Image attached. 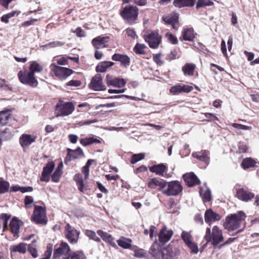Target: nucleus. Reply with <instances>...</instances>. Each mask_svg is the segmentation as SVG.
<instances>
[{"label":"nucleus","instance_id":"nucleus-1","mask_svg":"<svg viewBox=\"0 0 259 259\" xmlns=\"http://www.w3.org/2000/svg\"><path fill=\"white\" fill-rule=\"evenodd\" d=\"M246 218L245 213L239 211L237 213L227 216L224 224V228L229 231H234L241 226Z\"/></svg>","mask_w":259,"mask_h":259},{"label":"nucleus","instance_id":"nucleus-2","mask_svg":"<svg viewBox=\"0 0 259 259\" xmlns=\"http://www.w3.org/2000/svg\"><path fill=\"white\" fill-rule=\"evenodd\" d=\"M204 239L206 241L204 246L209 242H211V244L215 246L223 241L224 237L222 230L218 226H215L212 228L211 232L210 228H206Z\"/></svg>","mask_w":259,"mask_h":259},{"label":"nucleus","instance_id":"nucleus-3","mask_svg":"<svg viewBox=\"0 0 259 259\" xmlns=\"http://www.w3.org/2000/svg\"><path fill=\"white\" fill-rule=\"evenodd\" d=\"M120 15L129 24H133L137 19L139 10L136 6H126L120 11Z\"/></svg>","mask_w":259,"mask_h":259},{"label":"nucleus","instance_id":"nucleus-4","mask_svg":"<svg viewBox=\"0 0 259 259\" xmlns=\"http://www.w3.org/2000/svg\"><path fill=\"white\" fill-rule=\"evenodd\" d=\"M74 110V107L71 102H64L60 100L56 106V117L65 116L71 114Z\"/></svg>","mask_w":259,"mask_h":259},{"label":"nucleus","instance_id":"nucleus-5","mask_svg":"<svg viewBox=\"0 0 259 259\" xmlns=\"http://www.w3.org/2000/svg\"><path fill=\"white\" fill-rule=\"evenodd\" d=\"M18 76L20 81L24 84L33 88L36 87L38 84L37 80L34 77V74L30 71L21 70L18 72Z\"/></svg>","mask_w":259,"mask_h":259},{"label":"nucleus","instance_id":"nucleus-6","mask_svg":"<svg viewBox=\"0 0 259 259\" xmlns=\"http://www.w3.org/2000/svg\"><path fill=\"white\" fill-rule=\"evenodd\" d=\"M32 220L36 224L46 225L47 223L46 211L45 208L35 205L32 216Z\"/></svg>","mask_w":259,"mask_h":259},{"label":"nucleus","instance_id":"nucleus-7","mask_svg":"<svg viewBox=\"0 0 259 259\" xmlns=\"http://www.w3.org/2000/svg\"><path fill=\"white\" fill-rule=\"evenodd\" d=\"M50 69L55 75L60 79L64 80L66 79L73 72L71 69L63 67L58 66L52 63L50 65Z\"/></svg>","mask_w":259,"mask_h":259},{"label":"nucleus","instance_id":"nucleus-8","mask_svg":"<svg viewBox=\"0 0 259 259\" xmlns=\"http://www.w3.org/2000/svg\"><path fill=\"white\" fill-rule=\"evenodd\" d=\"M64 234L66 238L70 243L76 244L78 241L80 232L69 223H67L65 226Z\"/></svg>","mask_w":259,"mask_h":259},{"label":"nucleus","instance_id":"nucleus-9","mask_svg":"<svg viewBox=\"0 0 259 259\" xmlns=\"http://www.w3.org/2000/svg\"><path fill=\"white\" fill-rule=\"evenodd\" d=\"M167 188L162 191L163 194L167 196H176L178 195L183 189L179 181H175L167 183Z\"/></svg>","mask_w":259,"mask_h":259},{"label":"nucleus","instance_id":"nucleus-10","mask_svg":"<svg viewBox=\"0 0 259 259\" xmlns=\"http://www.w3.org/2000/svg\"><path fill=\"white\" fill-rule=\"evenodd\" d=\"M144 39L148 43L149 47L153 49L157 48L161 42V36L157 32H153L145 35Z\"/></svg>","mask_w":259,"mask_h":259},{"label":"nucleus","instance_id":"nucleus-11","mask_svg":"<svg viewBox=\"0 0 259 259\" xmlns=\"http://www.w3.org/2000/svg\"><path fill=\"white\" fill-rule=\"evenodd\" d=\"M90 88L95 91H100L106 90V87L103 83V78L101 74L95 75L89 84Z\"/></svg>","mask_w":259,"mask_h":259},{"label":"nucleus","instance_id":"nucleus-12","mask_svg":"<svg viewBox=\"0 0 259 259\" xmlns=\"http://www.w3.org/2000/svg\"><path fill=\"white\" fill-rule=\"evenodd\" d=\"M193 89V88L192 86L178 83L170 88L169 93L173 95H177L183 93H190Z\"/></svg>","mask_w":259,"mask_h":259},{"label":"nucleus","instance_id":"nucleus-13","mask_svg":"<svg viewBox=\"0 0 259 259\" xmlns=\"http://www.w3.org/2000/svg\"><path fill=\"white\" fill-rule=\"evenodd\" d=\"M236 197L242 201L248 202L254 197V194L248 189L241 188L237 190Z\"/></svg>","mask_w":259,"mask_h":259},{"label":"nucleus","instance_id":"nucleus-14","mask_svg":"<svg viewBox=\"0 0 259 259\" xmlns=\"http://www.w3.org/2000/svg\"><path fill=\"white\" fill-rule=\"evenodd\" d=\"M67 151V155L64 160V162L66 164L69 161L79 158L84 156L83 151L80 147H78L75 150H72L70 148H68Z\"/></svg>","mask_w":259,"mask_h":259},{"label":"nucleus","instance_id":"nucleus-15","mask_svg":"<svg viewBox=\"0 0 259 259\" xmlns=\"http://www.w3.org/2000/svg\"><path fill=\"white\" fill-rule=\"evenodd\" d=\"M162 20L164 22L165 24L170 25L175 30H177L179 22V15L177 14H170L162 17Z\"/></svg>","mask_w":259,"mask_h":259},{"label":"nucleus","instance_id":"nucleus-16","mask_svg":"<svg viewBox=\"0 0 259 259\" xmlns=\"http://www.w3.org/2000/svg\"><path fill=\"white\" fill-rule=\"evenodd\" d=\"M70 251V247L66 242H62L58 247L55 246L53 258H59L62 255H65Z\"/></svg>","mask_w":259,"mask_h":259},{"label":"nucleus","instance_id":"nucleus-17","mask_svg":"<svg viewBox=\"0 0 259 259\" xmlns=\"http://www.w3.org/2000/svg\"><path fill=\"white\" fill-rule=\"evenodd\" d=\"M22 224L23 223L16 217L13 218L11 220L9 225L10 231L15 238L19 237L20 227Z\"/></svg>","mask_w":259,"mask_h":259},{"label":"nucleus","instance_id":"nucleus-18","mask_svg":"<svg viewBox=\"0 0 259 259\" xmlns=\"http://www.w3.org/2000/svg\"><path fill=\"white\" fill-rule=\"evenodd\" d=\"M166 186L167 182L163 180H159L156 178L151 179L148 183V187L149 188L154 189L158 187V191L162 192Z\"/></svg>","mask_w":259,"mask_h":259},{"label":"nucleus","instance_id":"nucleus-19","mask_svg":"<svg viewBox=\"0 0 259 259\" xmlns=\"http://www.w3.org/2000/svg\"><path fill=\"white\" fill-rule=\"evenodd\" d=\"M106 79L108 86L111 85L114 87L121 88L124 86L126 83L124 79L114 77L109 74L107 75Z\"/></svg>","mask_w":259,"mask_h":259},{"label":"nucleus","instance_id":"nucleus-20","mask_svg":"<svg viewBox=\"0 0 259 259\" xmlns=\"http://www.w3.org/2000/svg\"><path fill=\"white\" fill-rule=\"evenodd\" d=\"M36 136L24 134L19 138V143L23 148H26L34 142L36 139Z\"/></svg>","mask_w":259,"mask_h":259},{"label":"nucleus","instance_id":"nucleus-21","mask_svg":"<svg viewBox=\"0 0 259 259\" xmlns=\"http://www.w3.org/2000/svg\"><path fill=\"white\" fill-rule=\"evenodd\" d=\"M173 233L171 230H167L166 227L163 226L158 235L159 242L162 243L168 242L172 237Z\"/></svg>","mask_w":259,"mask_h":259},{"label":"nucleus","instance_id":"nucleus-22","mask_svg":"<svg viewBox=\"0 0 259 259\" xmlns=\"http://www.w3.org/2000/svg\"><path fill=\"white\" fill-rule=\"evenodd\" d=\"M209 154V153L208 151L201 150L199 152H193L192 156L199 160L203 162L206 165H208L210 161V157L208 156Z\"/></svg>","mask_w":259,"mask_h":259},{"label":"nucleus","instance_id":"nucleus-23","mask_svg":"<svg viewBox=\"0 0 259 259\" xmlns=\"http://www.w3.org/2000/svg\"><path fill=\"white\" fill-rule=\"evenodd\" d=\"M108 41V37L98 36L94 38L92 40V42L96 49H99L106 47Z\"/></svg>","mask_w":259,"mask_h":259},{"label":"nucleus","instance_id":"nucleus-24","mask_svg":"<svg viewBox=\"0 0 259 259\" xmlns=\"http://www.w3.org/2000/svg\"><path fill=\"white\" fill-rule=\"evenodd\" d=\"M183 177L186 183L190 187L197 185L200 182L199 179L193 172L185 174Z\"/></svg>","mask_w":259,"mask_h":259},{"label":"nucleus","instance_id":"nucleus-25","mask_svg":"<svg viewBox=\"0 0 259 259\" xmlns=\"http://www.w3.org/2000/svg\"><path fill=\"white\" fill-rule=\"evenodd\" d=\"M163 248L157 242H154L150 248V252L155 258H160L162 257Z\"/></svg>","mask_w":259,"mask_h":259},{"label":"nucleus","instance_id":"nucleus-26","mask_svg":"<svg viewBox=\"0 0 259 259\" xmlns=\"http://www.w3.org/2000/svg\"><path fill=\"white\" fill-rule=\"evenodd\" d=\"M149 170L152 172L163 177L164 174L167 171V167L164 164L160 163L149 167Z\"/></svg>","mask_w":259,"mask_h":259},{"label":"nucleus","instance_id":"nucleus-27","mask_svg":"<svg viewBox=\"0 0 259 259\" xmlns=\"http://www.w3.org/2000/svg\"><path fill=\"white\" fill-rule=\"evenodd\" d=\"M221 218V216L218 213L211 209H208L205 211L204 219L207 223L210 224L212 222L219 221Z\"/></svg>","mask_w":259,"mask_h":259},{"label":"nucleus","instance_id":"nucleus-28","mask_svg":"<svg viewBox=\"0 0 259 259\" xmlns=\"http://www.w3.org/2000/svg\"><path fill=\"white\" fill-rule=\"evenodd\" d=\"M196 0H174L173 5L178 8L193 7Z\"/></svg>","mask_w":259,"mask_h":259},{"label":"nucleus","instance_id":"nucleus-29","mask_svg":"<svg viewBox=\"0 0 259 259\" xmlns=\"http://www.w3.org/2000/svg\"><path fill=\"white\" fill-rule=\"evenodd\" d=\"M12 118L10 110H3L0 112V126H4L8 123V121Z\"/></svg>","mask_w":259,"mask_h":259},{"label":"nucleus","instance_id":"nucleus-30","mask_svg":"<svg viewBox=\"0 0 259 259\" xmlns=\"http://www.w3.org/2000/svg\"><path fill=\"white\" fill-rule=\"evenodd\" d=\"M114 64V63L111 61L101 62L96 66V70L97 72H105Z\"/></svg>","mask_w":259,"mask_h":259},{"label":"nucleus","instance_id":"nucleus-31","mask_svg":"<svg viewBox=\"0 0 259 259\" xmlns=\"http://www.w3.org/2000/svg\"><path fill=\"white\" fill-rule=\"evenodd\" d=\"M196 65L193 63H186L182 68L185 76H192L194 74Z\"/></svg>","mask_w":259,"mask_h":259},{"label":"nucleus","instance_id":"nucleus-32","mask_svg":"<svg viewBox=\"0 0 259 259\" xmlns=\"http://www.w3.org/2000/svg\"><path fill=\"white\" fill-rule=\"evenodd\" d=\"M27 248V244L21 242L17 245L11 246L10 250L11 252H18L20 253L24 254L26 252Z\"/></svg>","mask_w":259,"mask_h":259},{"label":"nucleus","instance_id":"nucleus-33","mask_svg":"<svg viewBox=\"0 0 259 259\" xmlns=\"http://www.w3.org/2000/svg\"><path fill=\"white\" fill-rule=\"evenodd\" d=\"M183 39L188 41H193L195 36L193 29L191 28H184L182 32Z\"/></svg>","mask_w":259,"mask_h":259},{"label":"nucleus","instance_id":"nucleus-34","mask_svg":"<svg viewBox=\"0 0 259 259\" xmlns=\"http://www.w3.org/2000/svg\"><path fill=\"white\" fill-rule=\"evenodd\" d=\"M73 179L76 182L78 190L80 192H84L85 189L82 175L80 174H77L74 175Z\"/></svg>","mask_w":259,"mask_h":259},{"label":"nucleus","instance_id":"nucleus-35","mask_svg":"<svg viewBox=\"0 0 259 259\" xmlns=\"http://www.w3.org/2000/svg\"><path fill=\"white\" fill-rule=\"evenodd\" d=\"M199 193L204 202H208L211 200V192L208 188H200Z\"/></svg>","mask_w":259,"mask_h":259},{"label":"nucleus","instance_id":"nucleus-36","mask_svg":"<svg viewBox=\"0 0 259 259\" xmlns=\"http://www.w3.org/2000/svg\"><path fill=\"white\" fill-rule=\"evenodd\" d=\"M43 70V67L41 65L36 61H32L30 63L29 71L33 74L35 72H40Z\"/></svg>","mask_w":259,"mask_h":259},{"label":"nucleus","instance_id":"nucleus-37","mask_svg":"<svg viewBox=\"0 0 259 259\" xmlns=\"http://www.w3.org/2000/svg\"><path fill=\"white\" fill-rule=\"evenodd\" d=\"M97 234L104 241L107 242L110 244L114 243L113 238L110 234L104 232L102 230H98Z\"/></svg>","mask_w":259,"mask_h":259},{"label":"nucleus","instance_id":"nucleus-38","mask_svg":"<svg viewBox=\"0 0 259 259\" xmlns=\"http://www.w3.org/2000/svg\"><path fill=\"white\" fill-rule=\"evenodd\" d=\"M162 259H176L175 253L170 248H165L163 250Z\"/></svg>","mask_w":259,"mask_h":259},{"label":"nucleus","instance_id":"nucleus-39","mask_svg":"<svg viewBox=\"0 0 259 259\" xmlns=\"http://www.w3.org/2000/svg\"><path fill=\"white\" fill-rule=\"evenodd\" d=\"M132 240L124 237H121L117 241L118 245L125 249L129 248L131 246Z\"/></svg>","mask_w":259,"mask_h":259},{"label":"nucleus","instance_id":"nucleus-40","mask_svg":"<svg viewBox=\"0 0 259 259\" xmlns=\"http://www.w3.org/2000/svg\"><path fill=\"white\" fill-rule=\"evenodd\" d=\"M36 243V241L34 240L31 243L28 245L27 248L28 251L33 257H36L38 256Z\"/></svg>","mask_w":259,"mask_h":259},{"label":"nucleus","instance_id":"nucleus-41","mask_svg":"<svg viewBox=\"0 0 259 259\" xmlns=\"http://www.w3.org/2000/svg\"><path fill=\"white\" fill-rule=\"evenodd\" d=\"M80 143L85 146L93 143H100V141L96 138L89 137L80 139Z\"/></svg>","mask_w":259,"mask_h":259},{"label":"nucleus","instance_id":"nucleus-42","mask_svg":"<svg viewBox=\"0 0 259 259\" xmlns=\"http://www.w3.org/2000/svg\"><path fill=\"white\" fill-rule=\"evenodd\" d=\"M63 259H86V257L82 251H76Z\"/></svg>","mask_w":259,"mask_h":259},{"label":"nucleus","instance_id":"nucleus-43","mask_svg":"<svg viewBox=\"0 0 259 259\" xmlns=\"http://www.w3.org/2000/svg\"><path fill=\"white\" fill-rule=\"evenodd\" d=\"M255 164V162L253 159L251 158H246L243 160L241 166L244 169H246L254 167Z\"/></svg>","mask_w":259,"mask_h":259},{"label":"nucleus","instance_id":"nucleus-44","mask_svg":"<svg viewBox=\"0 0 259 259\" xmlns=\"http://www.w3.org/2000/svg\"><path fill=\"white\" fill-rule=\"evenodd\" d=\"M55 167V163L54 162L51 161L48 162L46 165L44 167L42 172L43 175H49L53 170Z\"/></svg>","mask_w":259,"mask_h":259},{"label":"nucleus","instance_id":"nucleus-45","mask_svg":"<svg viewBox=\"0 0 259 259\" xmlns=\"http://www.w3.org/2000/svg\"><path fill=\"white\" fill-rule=\"evenodd\" d=\"M85 234L90 239H92L97 242H100L101 241L100 238L97 236L95 232L93 231L87 230L85 232Z\"/></svg>","mask_w":259,"mask_h":259},{"label":"nucleus","instance_id":"nucleus-46","mask_svg":"<svg viewBox=\"0 0 259 259\" xmlns=\"http://www.w3.org/2000/svg\"><path fill=\"white\" fill-rule=\"evenodd\" d=\"M9 183L7 181H0V194H4L8 191Z\"/></svg>","mask_w":259,"mask_h":259},{"label":"nucleus","instance_id":"nucleus-47","mask_svg":"<svg viewBox=\"0 0 259 259\" xmlns=\"http://www.w3.org/2000/svg\"><path fill=\"white\" fill-rule=\"evenodd\" d=\"M146 46L144 44H137L134 48V51L136 54H145L144 49Z\"/></svg>","mask_w":259,"mask_h":259},{"label":"nucleus","instance_id":"nucleus-48","mask_svg":"<svg viewBox=\"0 0 259 259\" xmlns=\"http://www.w3.org/2000/svg\"><path fill=\"white\" fill-rule=\"evenodd\" d=\"M169 208H168V212L174 213L178 211L177 208L176 207V203L173 199H170L168 201Z\"/></svg>","mask_w":259,"mask_h":259},{"label":"nucleus","instance_id":"nucleus-49","mask_svg":"<svg viewBox=\"0 0 259 259\" xmlns=\"http://www.w3.org/2000/svg\"><path fill=\"white\" fill-rule=\"evenodd\" d=\"M64 45V43L59 41H52L49 44H47L44 46H43V47H45L47 48H55L58 47H61L62 46Z\"/></svg>","mask_w":259,"mask_h":259},{"label":"nucleus","instance_id":"nucleus-50","mask_svg":"<svg viewBox=\"0 0 259 259\" xmlns=\"http://www.w3.org/2000/svg\"><path fill=\"white\" fill-rule=\"evenodd\" d=\"M144 158V154L142 153L138 154H134L132 156L131 158V163L135 164L138 162L139 161Z\"/></svg>","mask_w":259,"mask_h":259},{"label":"nucleus","instance_id":"nucleus-51","mask_svg":"<svg viewBox=\"0 0 259 259\" xmlns=\"http://www.w3.org/2000/svg\"><path fill=\"white\" fill-rule=\"evenodd\" d=\"M187 245L191 250L192 253L196 254L198 252V247L196 243L194 242H190L187 244Z\"/></svg>","mask_w":259,"mask_h":259},{"label":"nucleus","instance_id":"nucleus-52","mask_svg":"<svg viewBox=\"0 0 259 259\" xmlns=\"http://www.w3.org/2000/svg\"><path fill=\"white\" fill-rule=\"evenodd\" d=\"M181 237L184 242L187 244L189 242H191V235L189 232H187L186 231H183Z\"/></svg>","mask_w":259,"mask_h":259},{"label":"nucleus","instance_id":"nucleus-53","mask_svg":"<svg viewBox=\"0 0 259 259\" xmlns=\"http://www.w3.org/2000/svg\"><path fill=\"white\" fill-rule=\"evenodd\" d=\"M120 62L122 66L126 67L130 65V58L127 55H123Z\"/></svg>","mask_w":259,"mask_h":259},{"label":"nucleus","instance_id":"nucleus-54","mask_svg":"<svg viewBox=\"0 0 259 259\" xmlns=\"http://www.w3.org/2000/svg\"><path fill=\"white\" fill-rule=\"evenodd\" d=\"M2 134L5 140L10 139L14 136L13 132H11L8 128H6L5 131H3Z\"/></svg>","mask_w":259,"mask_h":259},{"label":"nucleus","instance_id":"nucleus-55","mask_svg":"<svg viewBox=\"0 0 259 259\" xmlns=\"http://www.w3.org/2000/svg\"><path fill=\"white\" fill-rule=\"evenodd\" d=\"M165 36L171 44L176 45L178 42L177 38L171 33H167L165 34Z\"/></svg>","mask_w":259,"mask_h":259},{"label":"nucleus","instance_id":"nucleus-56","mask_svg":"<svg viewBox=\"0 0 259 259\" xmlns=\"http://www.w3.org/2000/svg\"><path fill=\"white\" fill-rule=\"evenodd\" d=\"M61 175V171H59V170H55L52 176V180L54 182H58L59 181Z\"/></svg>","mask_w":259,"mask_h":259},{"label":"nucleus","instance_id":"nucleus-57","mask_svg":"<svg viewBox=\"0 0 259 259\" xmlns=\"http://www.w3.org/2000/svg\"><path fill=\"white\" fill-rule=\"evenodd\" d=\"M232 126L234 128L242 130H249L251 129L250 126L236 123H233Z\"/></svg>","mask_w":259,"mask_h":259},{"label":"nucleus","instance_id":"nucleus-58","mask_svg":"<svg viewBox=\"0 0 259 259\" xmlns=\"http://www.w3.org/2000/svg\"><path fill=\"white\" fill-rule=\"evenodd\" d=\"M177 56V52L176 50H174L167 54L166 56V59L169 60L176 59Z\"/></svg>","mask_w":259,"mask_h":259},{"label":"nucleus","instance_id":"nucleus-59","mask_svg":"<svg viewBox=\"0 0 259 259\" xmlns=\"http://www.w3.org/2000/svg\"><path fill=\"white\" fill-rule=\"evenodd\" d=\"M33 202V199L31 196H26L24 199V203L26 208L29 207V205Z\"/></svg>","mask_w":259,"mask_h":259},{"label":"nucleus","instance_id":"nucleus-60","mask_svg":"<svg viewBox=\"0 0 259 259\" xmlns=\"http://www.w3.org/2000/svg\"><path fill=\"white\" fill-rule=\"evenodd\" d=\"M160 57V54H156L153 56V60L157 64L159 65H161L163 64V62L161 60Z\"/></svg>","mask_w":259,"mask_h":259},{"label":"nucleus","instance_id":"nucleus-61","mask_svg":"<svg viewBox=\"0 0 259 259\" xmlns=\"http://www.w3.org/2000/svg\"><path fill=\"white\" fill-rule=\"evenodd\" d=\"M125 32L126 34L128 36L131 37L132 38H135L136 36V33L135 30L132 28H127L125 30Z\"/></svg>","mask_w":259,"mask_h":259},{"label":"nucleus","instance_id":"nucleus-62","mask_svg":"<svg viewBox=\"0 0 259 259\" xmlns=\"http://www.w3.org/2000/svg\"><path fill=\"white\" fill-rule=\"evenodd\" d=\"M81 84V82L79 80H72L69 81L66 83L67 85L72 86V87H78Z\"/></svg>","mask_w":259,"mask_h":259},{"label":"nucleus","instance_id":"nucleus-63","mask_svg":"<svg viewBox=\"0 0 259 259\" xmlns=\"http://www.w3.org/2000/svg\"><path fill=\"white\" fill-rule=\"evenodd\" d=\"M73 32L76 33L78 37H84L85 36V33L80 27H77Z\"/></svg>","mask_w":259,"mask_h":259},{"label":"nucleus","instance_id":"nucleus-64","mask_svg":"<svg viewBox=\"0 0 259 259\" xmlns=\"http://www.w3.org/2000/svg\"><path fill=\"white\" fill-rule=\"evenodd\" d=\"M244 53L245 55V56H246L248 61H253V59L254 57V53H253L252 52H249L247 51H245L244 52Z\"/></svg>","mask_w":259,"mask_h":259}]
</instances>
